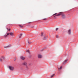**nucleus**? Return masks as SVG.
Returning <instances> with one entry per match:
<instances>
[{"instance_id":"obj_1","label":"nucleus","mask_w":78,"mask_h":78,"mask_svg":"<svg viewBox=\"0 0 78 78\" xmlns=\"http://www.w3.org/2000/svg\"><path fill=\"white\" fill-rule=\"evenodd\" d=\"M61 15L62 16L63 18H66V15H65V14L62 13V12H59L58 14L55 16H54V18H55V19H56V18H57V16H59Z\"/></svg>"},{"instance_id":"obj_2","label":"nucleus","mask_w":78,"mask_h":78,"mask_svg":"<svg viewBox=\"0 0 78 78\" xmlns=\"http://www.w3.org/2000/svg\"><path fill=\"white\" fill-rule=\"evenodd\" d=\"M8 68L11 71H13V70H14V67L11 66H8Z\"/></svg>"},{"instance_id":"obj_3","label":"nucleus","mask_w":78,"mask_h":78,"mask_svg":"<svg viewBox=\"0 0 78 78\" xmlns=\"http://www.w3.org/2000/svg\"><path fill=\"white\" fill-rule=\"evenodd\" d=\"M23 65H24V66H27V63L26 62H24L23 63Z\"/></svg>"},{"instance_id":"obj_4","label":"nucleus","mask_w":78,"mask_h":78,"mask_svg":"<svg viewBox=\"0 0 78 78\" xmlns=\"http://www.w3.org/2000/svg\"><path fill=\"white\" fill-rule=\"evenodd\" d=\"M38 58H42V56L41 55H38Z\"/></svg>"},{"instance_id":"obj_5","label":"nucleus","mask_w":78,"mask_h":78,"mask_svg":"<svg viewBox=\"0 0 78 78\" xmlns=\"http://www.w3.org/2000/svg\"><path fill=\"white\" fill-rule=\"evenodd\" d=\"M8 35H9V33H7V35L5 34V35H4V37H7V36H8Z\"/></svg>"},{"instance_id":"obj_6","label":"nucleus","mask_w":78,"mask_h":78,"mask_svg":"<svg viewBox=\"0 0 78 78\" xmlns=\"http://www.w3.org/2000/svg\"><path fill=\"white\" fill-rule=\"evenodd\" d=\"M20 58L21 59H22V60H24V59H25V58L23 57V56H21L20 57Z\"/></svg>"},{"instance_id":"obj_7","label":"nucleus","mask_w":78,"mask_h":78,"mask_svg":"<svg viewBox=\"0 0 78 78\" xmlns=\"http://www.w3.org/2000/svg\"><path fill=\"white\" fill-rule=\"evenodd\" d=\"M9 34H10V36H13L14 35V34L12 32L10 33Z\"/></svg>"},{"instance_id":"obj_8","label":"nucleus","mask_w":78,"mask_h":78,"mask_svg":"<svg viewBox=\"0 0 78 78\" xmlns=\"http://www.w3.org/2000/svg\"><path fill=\"white\" fill-rule=\"evenodd\" d=\"M31 22H32V21L30 20H29L28 21V23H31Z\"/></svg>"},{"instance_id":"obj_9","label":"nucleus","mask_w":78,"mask_h":78,"mask_svg":"<svg viewBox=\"0 0 78 78\" xmlns=\"http://www.w3.org/2000/svg\"><path fill=\"white\" fill-rule=\"evenodd\" d=\"M68 33L69 34H71V30L70 29L68 30Z\"/></svg>"},{"instance_id":"obj_10","label":"nucleus","mask_w":78,"mask_h":78,"mask_svg":"<svg viewBox=\"0 0 78 78\" xmlns=\"http://www.w3.org/2000/svg\"><path fill=\"white\" fill-rule=\"evenodd\" d=\"M1 59H2V61H4V60H5V57H1Z\"/></svg>"},{"instance_id":"obj_11","label":"nucleus","mask_w":78,"mask_h":78,"mask_svg":"<svg viewBox=\"0 0 78 78\" xmlns=\"http://www.w3.org/2000/svg\"><path fill=\"white\" fill-rule=\"evenodd\" d=\"M26 52H27V53H30V51L28 50H26Z\"/></svg>"},{"instance_id":"obj_12","label":"nucleus","mask_w":78,"mask_h":78,"mask_svg":"<svg viewBox=\"0 0 78 78\" xmlns=\"http://www.w3.org/2000/svg\"><path fill=\"white\" fill-rule=\"evenodd\" d=\"M22 36V34H20L19 36V38H20V37H21V36Z\"/></svg>"},{"instance_id":"obj_13","label":"nucleus","mask_w":78,"mask_h":78,"mask_svg":"<svg viewBox=\"0 0 78 78\" xmlns=\"http://www.w3.org/2000/svg\"><path fill=\"white\" fill-rule=\"evenodd\" d=\"M62 66H60V68H58V69H59H59L61 70V69H62Z\"/></svg>"},{"instance_id":"obj_14","label":"nucleus","mask_w":78,"mask_h":78,"mask_svg":"<svg viewBox=\"0 0 78 78\" xmlns=\"http://www.w3.org/2000/svg\"><path fill=\"white\" fill-rule=\"evenodd\" d=\"M2 61H3V60H2V58H0V62H2Z\"/></svg>"},{"instance_id":"obj_15","label":"nucleus","mask_w":78,"mask_h":78,"mask_svg":"<svg viewBox=\"0 0 78 78\" xmlns=\"http://www.w3.org/2000/svg\"><path fill=\"white\" fill-rule=\"evenodd\" d=\"M19 26H20V28H23V26L20 25H19Z\"/></svg>"},{"instance_id":"obj_16","label":"nucleus","mask_w":78,"mask_h":78,"mask_svg":"<svg viewBox=\"0 0 78 78\" xmlns=\"http://www.w3.org/2000/svg\"><path fill=\"white\" fill-rule=\"evenodd\" d=\"M67 62V60H66L64 62L63 64H64V63H66Z\"/></svg>"},{"instance_id":"obj_17","label":"nucleus","mask_w":78,"mask_h":78,"mask_svg":"<svg viewBox=\"0 0 78 78\" xmlns=\"http://www.w3.org/2000/svg\"><path fill=\"white\" fill-rule=\"evenodd\" d=\"M4 48H8V47H9V46H4Z\"/></svg>"},{"instance_id":"obj_18","label":"nucleus","mask_w":78,"mask_h":78,"mask_svg":"<svg viewBox=\"0 0 78 78\" xmlns=\"http://www.w3.org/2000/svg\"><path fill=\"white\" fill-rule=\"evenodd\" d=\"M54 75H55V74H53L51 76V78H52V77H53L54 76Z\"/></svg>"},{"instance_id":"obj_19","label":"nucleus","mask_w":78,"mask_h":78,"mask_svg":"<svg viewBox=\"0 0 78 78\" xmlns=\"http://www.w3.org/2000/svg\"><path fill=\"white\" fill-rule=\"evenodd\" d=\"M26 67L27 69H28V66L27 65L26 66Z\"/></svg>"},{"instance_id":"obj_20","label":"nucleus","mask_w":78,"mask_h":78,"mask_svg":"<svg viewBox=\"0 0 78 78\" xmlns=\"http://www.w3.org/2000/svg\"><path fill=\"white\" fill-rule=\"evenodd\" d=\"M43 33H41V36H43Z\"/></svg>"},{"instance_id":"obj_21","label":"nucleus","mask_w":78,"mask_h":78,"mask_svg":"<svg viewBox=\"0 0 78 78\" xmlns=\"http://www.w3.org/2000/svg\"><path fill=\"white\" fill-rule=\"evenodd\" d=\"M56 31H58V28H56Z\"/></svg>"},{"instance_id":"obj_22","label":"nucleus","mask_w":78,"mask_h":78,"mask_svg":"<svg viewBox=\"0 0 78 78\" xmlns=\"http://www.w3.org/2000/svg\"><path fill=\"white\" fill-rule=\"evenodd\" d=\"M56 14H57V13L54 14L53 15V16H55V15H56Z\"/></svg>"},{"instance_id":"obj_23","label":"nucleus","mask_w":78,"mask_h":78,"mask_svg":"<svg viewBox=\"0 0 78 78\" xmlns=\"http://www.w3.org/2000/svg\"><path fill=\"white\" fill-rule=\"evenodd\" d=\"M56 38H58V35H57L56 36Z\"/></svg>"},{"instance_id":"obj_24","label":"nucleus","mask_w":78,"mask_h":78,"mask_svg":"<svg viewBox=\"0 0 78 78\" xmlns=\"http://www.w3.org/2000/svg\"><path fill=\"white\" fill-rule=\"evenodd\" d=\"M47 19L46 18H45V19H44V20H46Z\"/></svg>"},{"instance_id":"obj_25","label":"nucleus","mask_w":78,"mask_h":78,"mask_svg":"<svg viewBox=\"0 0 78 78\" xmlns=\"http://www.w3.org/2000/svg\"><path fill=\"white\" fill-rule=\"evenodd\" d=\"M8 30L9 31H10V29H8Z\"/></svg>"},{"instance_id":"obj_26","label":"nucleus","mask_w":78,"mask_h":78,"mask_svg":"<svg viewBox=\"0 0 78 78\" xmlns=\"http://www.w3.org/2000/svg\"><path fill=\"white\" fill-rule=\"evenodd\" d=\"M28 43L29 44H30V43H29V42L28 41Z\"/></svg>"}]
</instances>
